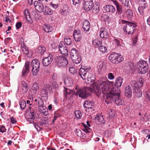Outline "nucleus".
Listing matches in <instances>:
<instances>
[{
  "instance_id": "nucleus-1",
  "label": "nucleus",
  "mask_w": 150,
  "mask_h": 150,
  "mask_svg": "<svg viewBox=\"0 0 150 150\" xmlns=\"http://www.w3.org/2000/svg\"><path fill=\"white\" fill-rule=\"evenodd\" d=\"M112 93H108L105 95L106 98L105 102L107 104H109L112 102V101H114L115 103L117 105H123L125 103L122 100L119 98L120 96V90L117 88L112 89Z\"/></svg>"
},
{
  "instance_id": "nucleus-2",
  "label": "nucleus",
  "mask_w": 150,
  "mask_h": 150,
  "mask_svg": "<svg viewBox=\"0 0 150 150\" xmlns=\"http://www.w3.org/2000/svg\"><path fill=\"white\" fill-rule=\"evenodd\" d=\"M93 89L98 97L100 96L101 93L106 95V93L111 91V88L109 87L108 83L105 81H100L97 84L94 83L93 85Z\"/></svg>"
},
{
  "instance_id": "nucleus-3",
  "label": "nucleus",
  "mask_w": 150,
  "mask_h": 150,
  "mask_svg": "<svg viewBox=\"0 0 150 150\" xmlns=\"http://www.w3.org/2000/svg\"><path fill=\"white\" fill-rule=\"evenodd\" d=\"M110 62L113 64H117L123 60V58L120 54L113 52L108 57Z\"/></svg>"
},
{
  "instance_id": "nucleus-4",
  "label": "nucleus",
  "mask_w": 150,
  "mask_h": 150,
  "mask_svg": "<svg viewBox=\"0 0 150 150\" xmlns=\"http://www.w3.org/2000/svg\"><path fill=\"white\" fill-rule=\"evenodd\" d=\"M71 57L73 61L76 64L79 63L81 60L79 52L75 48H72L70 51Z\"/></svg>"
},
{
  "instance_id": "nucleus-5",
  "label": "nucleus",
  "mask_w": 150,
  "mask_h": 150,
  "mask_svg": "<svg viewBox=\"0 0 150 150\" xmlns=\"http://www.w3.org/2000/svg\"><path fill=\"white\" fill-rule=\"evenodd\" d=\"M122 22H124L125 23H126L123 27V30L125 32H126L128 34L131 35L133 34L135 29V28L137 25L130 22L125 20H123Z\"/></svg>"
},
{
  "instance_id": "nucleus-6",
  "label": "nucleus",
  "mask_w": 150,
  "mask_h": 150,
  "mask_svg": "<svg viewBox=\"0 0 150 150\" xmlns=\"http://www.w3.org/2000/svg\"><path fill=\"white\" fill-rule=\"evenodd\" d=\"M137 67L139 73L142 74L146 73L148 71L149 68L147 63L144 61L138 62Z\"/></svg>"
},
{
  "instance_id": "nucleus-7",
  "label": "nucleus",
  "mask_w": 150,
  "mask_h": 150,
  "mask_svg": "<svg viewBox=\"0 0 150 150\" xmlns=\"http://www.w3.org/2000/svg\"><path fill=\"white\" fill-rule=\"evenodd\" d=\"M76 92L75 93L76 95H79L80 97L82 98H85L90 95V92L91 90V88H84L82 89H80L77 90L76 88Z\"/></svg>"
},
{
  "instance_id": "nucleus-8",
  "label": "nucleus",
  "mask_w": 150,
  "mask_h": 150,
  "mask_svg": "<svg viewBox=\"0 0 150 150\" xmlns=\"http://www.w3.org/2000/svg\"><path fill=\"white\" fill-rule=\"evenodd\" d=\"M91 69L90 67H84L83 68H81L80 69L79 71V75L83 80H86V79H89L90 78L89 76L88 75L89 74V71Z\"/></svg>"
},
{
  "instance_id": "nucleus-9",
  "label": "nucleus",
  "mask_w": 150,
  "mask_h": 150,
  "mask_svg": "<svg viewBox=\"0 0 150 150\" xmlns=\"http://www.w3.org/2000/svg\"><path fill=\"white\" fill-rule=\"evenodd\" d=\"M54 61L56 64L59 67L66 66L68 63L67 59L62 56H56Z\"/></svg>"
},
{
  "instance_id": "nucleus-10",
  "label": "nucleus",
  "mask_w": 150,
  "mask_h": 150,
  "mask_svg": "<svg viewBox=\"0 0 150 150\" xmlns=\"http://www.w3.org/2000/svg\"><path fill=\"white\" fill-rule=\"evenodd\" d=\"M53 57L52 55L48 54L47 57L44 56L42 60V62L43 66L46 67L50 65L52 62Z\"/></svg>"
},
{
  "instance_id": "nucleus-11",
  "label": "nucleus",
  "mask_w": 150,
  "mask_h": 150,
  "mask_svg": "<svg viewBox=\"0 0 150 150\" xmlns=\"http://www.w3.org/2000/svg\"><path fill=\"white\" fill-rule=\"evenodd\" d=\"M52 89V86L49 84H47L44 86L40 91L41 96L42 97L48 96V92L51 91Z\"/></svg>"
},
{
  "instance_id": "nucleus-12",
  "label": "nucleus",
  "mask_w": 150,
  "mask_h": 150,
  "mask_svg": "<svg viewBox=\"0 0 150 150\" xmlns=\"http://www.w3.org/2000/svg\"><path fill=\"white\" fill-rule=\"evenodd\" d=\"M29 108L30 109V111L27 115L26 117L27 121L29 123H30L33 122L35 118V113L33 109L31 110V108L30 107H29Z\"/></svg>"
},
{
  "instance_id": "nucleus-13",
  "label": "nucleus",
  "mask_w": 150,
  "mask_h": 150,
  "mask_svg": "<svg viewBox=\"0 0 150 150\" xmlns=\"http://www.w3.org/2000/svg\"><path fill=\"white\" fill-rule=\"evenodd\" d=\"M30 67H32L31 63L28 61H26L22 70V76H26L28 74Z\"/></svg>"
},
{
  "instance_id": "nucleus-14",
  "label": "nucleus",
  "mask_w": 150,
  "mask_h": 150,
  "mask_svg": "<svg viewBox=\"0 0 150 150\" xmlns=\"http://www.w3.org/2000/svg\"><path fill=\"white\" fill-rule=\"evenodd\" d=\"M84 8L86 11H88L92 9L93 6L92 0H84Z\"/></svg>"
},
{
  "instance_id": "nucleus-15",
  "label": "nucleus",
  "mask_w": 150,
  "mask_h": 150,
  "mask_svg": "<svg viewBox=\"0 0 150 150\" xmlns=\"http://www.w3.org/2000/svg\"><path fill=\"white\" fill-rule=\"evenodd\" d=\"M43 102L41 101L40 102L39 101L38 104L39 109L40 112L44 116H47L48 114L47 109L44 105H43Z\"/></svg>"
},
{
  "instance_id": "nucleus-16",
  "label": "nucleus",
  "mask_w": 150,
  "mask_h": 150,
  "mask_svg": "<svg viewBox=\"0 0 150 150\" xmlns=\"http://www.w3.org/2000/svg\"><path fill=\"white\" fill-rule=\"evenodd\" d=\"M112 2L116 8V14L121 15L124 12L122 6L120 5L119 3L116 0H114Z\"/></svg>"
},
{
  "instance_id": "nucleus-17",
  "label": "nucleus",
  "mask_w": 150,
  "mask_h": 150,
  "mask_svg": "<svg viewBox=\"0 0 150 150\" xmlns=\"http://www.w3.org/2000/svg\"><path fill=\"white\" fill-rule=\"evenodd\" d=\"M34 4L36 10L38 11L40 13L44 11L45 8L44 5L41 3L35 1L34 2Z\"/></svg>"
},
{
  "instance_id": "nucleus-18",
  "label": "nucleus",
  "mask_w": 150,
  "mask_h": 150,
  "mask_svg": "<svg viewBox=\"0 0 150 150\" xmlns=\"http://www.w3.org/2000/svg\"><path fill=\"white\" fill-rule=\"evenodd\" d=\"M122 80L123 79L121 77L117 78L115 80V87L113 86L111 88V91H109V93H112V89L114 88H117L118 89H119V87H120L121 86L122 83Z\"/></svg>"
},
{
  "instance_id": "nucleus-19",
  "label": "nucleus",
  "mask_w": 150,
  "mask_h": 150,
  "mask_svg": "<svg viewBox=\"0 0 150 150\" xmlns=\"http://www.w3.org/2000/svg\"><path fill=\"white\" fill-rule=\"evenodd\" d=\"M104 8L106 12H109L111 13H114L116 11L115 8L112 5H106L104 7Z\"/></svg>"
},
{
  "instance_id": "nucleus-20",
  "label": "nucleus",
  "mask_w": 150,
  "mask_h": 150,
  "mask_svg": "<svg viewBox=\"0 0 150 150\" xmlns=\"http://www.w3.org/2000/svg\"><path fill=\"white\" fill-rule=\"evenodd\" d=\"M73 37L76 41H79L81 39V35L79 31L75 30L74 33Z\"/></svg>"
},
{
  "instance_id": "nucleus-21",
  "label": "nucleus",
  "mask_w": 150,
  "mask_h": 150,
  "mask_svg": "<svg viewBox=\"0 0 150 150\" xmlns=\"http://www.w3.org/2000/svg\"><path fill=\"white\" fill-rule=\"evenodd\" d=\"M90 27V23L87 20H85L82 24V28L84 31L86 32L89 31Z\"/></svg>"
},
{
  "instance_id": "nucleus-22",
  "label": "nucleus",
  "mask_w": 150,
  "mask_h": 150,
  "mask_svg": "<svg viewBox=\"0 0 150 150\" xmlns=\"http://www.w3.org/2000/svg\"><path fill=\"white\" fill-rule=\"evenodd\" d=\"M125 17L128 20H131L133 18V13L132 11L130 9H127L125 11Z\"/></svg>"
},
{
  "instance_id": "nucleus-23",
  "label": "nucleus",
  "mask_w": 150,
  "mask_h": 150,
  "mask_svg": "<svg viewBox=\"0 0 150 150\" xmlns=\"http://www.w3.org/2000/svg\"><path fill=\"white\" fill-rule=\"evenodd\" d=\"M94 103L92 102L86 100L83 103V106L85 108L92 109L94 107Z\"/></svg>"
},
{
  "instance_id": "nucleus-24",
  "label": "nucleus",
  "mask_w": 150,
  "mask_h": 150,
  "mask_svg": "<svg viewBox=\"0 0 150 150\" xmlns=\"http://www.w3.org/2000/svg\"><path fill=\"white\" fill-rule=\"evenodd\" d=\"M21 88L23 94L26 93L28 90V83L24 81H22Z\"/></svg>"
},
{
  "instance_id": "nucleus-25",
  "label": "nucleus",
  "mask_w": 150,
  "mask_h": 150,
  "mask_svg": "<svg viewBox=\"0 0 150 150\" xmlns=\"http://www.w3.org/2000/svg\"><path fill=\"white\" fill-rule=\"evenodd\" d=\"M148 6H140L138 8V12L137 13L138 15H140V16H143L144 15V13L145 8Z\"/></svg>"
},
{
  "instance_id": "nucleus-26",
  "label": "nucleus",
  "mask_w": 150,
  "mask_h": 150,
  "mask_svg": "<svg viewBox=\"0 0 150 150\" xmlns=\"http://www.w3.org/2000/svg\"><path fill=\"white\" fill-rule=\"evenodd\" d=\"M24 13L28 22L32 23L33 21L30 17L29 10L28 9H25L24 11Z\"/></svg>"
},
{
  "instance_id": "nucleus-27",
  "label": "nucleus",
  "mask_w": 150,
  "mask_h": 150,
  "mask_svg": "<svg viewBox=\"0 0 150 150\" xmlns=\"http://www.w3.org/2000/svg\"><path fill=\"white\" fill-rule=\"evenodd\" d=\"M40 62L37 59H33L31 62V66L34 67L40 68Z\"/></svg>"
},
{
  "instance_id": "nucleus-28",
  "label": "nucleus",
  "mask_w": 150,
  "mask_h": 150,
  "mask_svg": "<svg viewBox=\"0 0 150 150\" xmlns=\"http://www.w3.org/2000/svg\"><path fill=\"white\" fill-rule=\"evenodd\" d=\"M65 91H64V94L66 98H67L68 95H70L71 94H75L76 93V91L75 90H74V91L72 90L64 88Z\"/></svg>"
},
{
  "instance_id": "nucleus-29",
  "label": "nucleus",
  "mask_w": 150,
  "mask_h": 150,
  "mask_svg": "<svg viewBox=\"0 0 150 150\" xmlns=\"http://www.w3.org/2000/svg\"><path fill=\"white\" fill-rule=\"evenodd\" d=\"M125 91L126 95H127L128 98L131 97L132 95V91L130 86L128 85L126 87L125 89Z\"/></svg>"
},
{
  "instance_id": "nucleus-30",
  "label": "nucleus",
  "mask_w": 150,
  "mask_h": 150,
  "mask_svg": "<svg viewBox=\"0 0 150 150\" xmlns=\"http://www.w3.org/2000/svg\"><path fill=\"white\" fill-rule=\"evenodd\" d=\"M48 120L47 117H44L41 119L40 121V123L41 125L45 127L47 126V124L48 123Z\"/></svg>"
},
{
  "instance_id": "nucleus-31",
  "label": "nucleus",
  "mask_w": 150,
  "mask_h": 150,
  "mask_svg": "<svg viewBox=\"0 0 150 150\" xmlns=\"http://www.w3.org/2000/svg\"><path fill=\"white\" fill-rule=\"evenodd\" d=\"M43 30L47 33L51 32L52 30V28L50 27L49 25L45 24L43 26Z\"/></svg>"
},
{
  "instance_id": "nucleus-32",
  "label": "nucleus",
  "mask_w": 150,
  "mask_h": 150,
  "mask_svg": "<svg viewBox=\"0 0 150 150\" xmlns=\"http://www.w3.org/2000/svg\"><path fill=\"white\" fill-rule=\"evenodd\" d=\"M60 53L64 56H67L68 54V51L67 47L59 49Z\"/></svg>"
},
{
  "instance_id": "nucleus-33",
  "label": "nucleus",
  "mask_w": 150,
  "mask_h": 150,
  "mask_svg": "<svg viewBox=\"0 0 150 150\" xmlns=\"http://www.w3.org/2000/svg\"><path fill=\"white\" fill-rule=\"evenodd\" d=\"M45 47L43 45L39 46L37 52L40 53L41 55H43L44 53L46 52Z\"/></svg>"
},
{
  "instance_id": "nucleus-34",
  "label": "nucleus",
  "mask_w": 150,
  "mask_h": 150,
  "mask_svg": "<svg viewBox=\"0 0 150 150\" xmlns=\"http://www.w3.org/2000/svg\"><path fill=\"white\" fill-rule=\"evenodd\" d=\"M93 46L96 47H98V46L102 45V42L97 39H96L92 41Z\"/></svg>"
},
{
  "instance_id": "nucleus-35",
  "label": "nucleus",
  "mask_w": 150,
  "mask_h": 150,
  "mask_svg": "<svg viewBox=\"0 0 150 150\" xmlns=\"http://www.w3.org/2000/svg\"><path fill=\"white\" fill-rule=\"evenodd\" d=\"M134 90L135 91L134 94L136 96L139 98L142 96V92L140 89L138 88L136 89H134Z\"/></svg>"
},
{
  "instance_id": "nucleus-36",
  "label": "nucleus",
  "mask_w": 150,
  "mask_h": 150,
  "mask_svg": "<svg viewBox=\"0 0 150 150\" xmlns=\"http://www.w3.org/2000/svg\"><path fill=\"white\" fill-rule=\"evenodd\" d=\"M44 14L45 15H51L53 13V11L51 9L49 8L47 6L45 7Z\"/></svg>"
},
{
  "instance_id": "nucleus-37",
  "label": "nucleus",
  "mask_w": 150,
  "mask_h": 150,
  "mask_svg": "<svg viewBox=\"0 0 150 150\" xmlns=\"http://www.w3.org/2000/svg\"><path fill=\"white\" fill-rule=\"evenodd\" d=\"M39 86L37 82H35L33 84L32 89L34 93H35L37 92V90L39 89Z\"/></svg>"
},
{
  "instance_id": "nucleus-38",
  "label": "nucleus",
  "mask_w": 150,
  "mask_h": 150,
  "mask_svg": "<svg viewBox=\"0 0 150 150\" xmlns=\"http://www.w3.org/2000/svg\"><path fill=\"white\" fill-rule=\"evenodd\" d=\"M31 67L32 68V72L33 75L35 76H36L38 73L40 68H37L35 67L33 68V66H31Z\"/></svg>"
},
{
  "instance_id": "nucleus-39",
  "label": "nucleus",
  "mask_w": 150,
  "mask_h": 150,
  "mask_svg": "<svg viewBox=\"0 0 150 150\" xmlns=\"http://www.w3.org/2000/svg\"><path fill=\"white\" fill-rule=\"evenodd\" d=\"M19 103L21 109L22 110L24 109L26 107L25 101L24 100H21L20 101Z\"/></svg>"
},
{
  "instance_id": "nucleus-40",
  "label": "nucleus",
  "mask_w": 150,
  "mask_h": 150,
  "mask_svg": "<svg viewBox=\"0 0 150 150\" xmlns=\"http://www.w3.org/2000/svg\"><path fill=\"white\" fill-rule=\"evenodd\" d=\"M100 36L101 38L106 39L108 37V33L107 31H104L103 33H100Z\"/></svg>"
},
{
  "instance_id": "nucleus-41",
  "label": "nucleus",
  "mask_w": 150,
  "mask_h": 150,
  "mask_svg": "<svg viewBox=\"0 0 150 150\" xmlns=\"http://www.w3.org/2000/svg\"><path fill=\"white\" fill-rule=\"evenodd\" d=\"M64 42L66 45L68 46L71 45L72 43V40L70 38H65Z\"/></svg>"
},
{
  "instance_id": "nucleus-42",
  "label": "nucleus",
  "mask_w": 150,
  "mask_h": 150,
  "mask_svg": "<svg viewBox=\"0 0 150 150\" xmlns=\"http://www.w3.org/2000/svg\"><path fill=\"white\" fill-rule=\"evenodd\" d=\"M95 118L96 120H98V121L100 123L103 124L104 123V119L103 116L98 115L95 117Z\"/></svg>"
},
{
  "instance_id": "nucleus-43",
  "label": "nucleus",
  "mask_w": 150,
  "mask_h": 150,
  "mask_svg": "<svg viewBox=\"0 0 150 150\" xmlns=\"http://www.w3.org/2000/svg\"><path fill=\"white\" fill-rule=\"evenodd\" d=\"M131 84L132 86L134 87V89L139 88L138 83H137V81L135 80L132 81L131 82Z\"/></svg>"
},
{
  "instance_id": "nucleus-44",
  "label": "nucleus",
  "mask_w": 150,
  "mask_h": 150,
  "mask_svg": "<svg viewBox=\"0 0 150 150\" xmlns=\"http://www.w3.org/2000/svg\"><path fill=\"white\" fill-rule=\"evenodd\" d=\"M120 1L122 3V5H124L125 6L128 7L129 1V0H120Z\"/></svg>"
},
{
  "instance_id": "nucleus-45",
  "label": "nucleus",
  "mask_w": 150,
  "mask_h": 150,
  "mask_svg": "<svg viewBox=\"0 0 150 150\" xmlns=\"http://www.w3.org/2000/svg\"><path fill=\"white\" fill-rule=\"evenodd\" d=\"M98 50L103 53L106 52L107 50L105 47L101 45L99 46L98 48Z\"/></svg>"
},
{
  "instance_id": "nucleus-46",
  "label": "nucleus",
  "mask_w": 150,
  "mask_h": 150,
  "mask_svg": "<svg viewBox=\"0 0 150 150\" xmlns=\"http://www.w3.org/2000/svg\"><path fill=\"white\" fill-rule=\"evenodd\" d=\"M138 3L140 6H148L146 0H139Z\"/></svg>"
},
{
  "instance_id": "nucleus-47",
  "label": "nucleus",
  "mask_w": 150,
  "mask_h": 150,
  "mask_svg": "<svg viewBox=\"0 0 150 150\" xmlns=\"http://www.w3.org/2000/svg\"><path fill=\"white\" fill-rule=\"evenodd\" d=\"M144 82V80L142 78L139 79V82L138 83L139 88H140L143 86Z\"/></svg>"
},
{
  "instance_id": "nucleus-48",
  "label": "nucleus",
  "mask_w": 150,
  "mask_h": 150,
  "mask_svg": "<svg viewBox=\"0 0 150 150\" xmlns=\"http://www.w3.org/2000/svg\"><path fill=\"white\" fill-rule=\"evenodd\" d=\"M75 115L77 119H80L81 117V112L79 110H76L75 111Z\"/></svg>"
},
{
  "instance_id": "nucleus-49",
  "label": "nucleus",
  "mask_w": 150,
  "mask_h": 150,
  "mask_svg": "<svg viewBox=\"0 0 150 150\" xmlns=\"http://www.w3.org/2000/svg\"><path fill=\"white\" fill-rule=\"evenodd\" d=\"M113 43L115 44V47H117L119 46L120 45L119 41L116 39H113Z\"/></svg>"
},
{
  "instance_id": "nucleus-50",
  "label": "nucleus",
  "mask_w": 150,
  "mask_h": 150,
  "mask_svg": "<svg viewBox=\"0 0 150 150\" xmlns=\"http://www.w3.org/2000/svg\"><path fill=\"white\" fill-rule=\"evenodd\" d=\"M61 115L60 114L57 112H55L54 119L52 120V122L53 123H54V121L57 120V118L59 117Z\"/></svg>"
},
{
  "instance_id": "nucleus-51",
  "label": "nucleus",
  "mask_w": 150,
  "mask_h": 150,
  "mask_svg": "<svg viewBox=\"0 0 150 150\" xmlns=\"http://www.w3.org/2000/svg\"><path fill=\"white\" fill-rule=\"evenodd\" d=\"M69 70L70 73L72 74H74L77 72V70L75 68L72 67H70L69 68Z\"/></svg>"
},
{
  "instance_id": "nucleus-52",
  "label": "nucleus",
  "mask_w": 150,
  "mask_h": 150,
  "mask_svg": "<svg viewBox=\"0 0 150 150\" xmlns=\"http://www.w3.org/2000/svg\"><path fill=\"white\" fill-rule=\"evenodd\" d=\"M72 1L73 4L74 6L77 5V6L80 4L81 1V0H72Z\"/></svg>"
},
{
  "instance_id": "nucleus-53",
  "label": "nucleus",
  "mask_w": 150,
  "mask_h": 150,
  "mask_svg": "<svg viewBox=\"0 0 150 150\" xmlns=\"http://www.w3.org/2000/svg\"><path fill=\"white\" fill-rule=\"evenodd\" d=\"M109 114L110 116L113 117L115 114V110H110L109 111Z\"/></svg>"
},
{
  "instance_id": "nucleus-54",
  "label": "nucleus",
  "mask_w": 150,
  "mask_h": 150,
  "mask_svg": "<svg viewBox=\"0 0 150 150\" xmlns=\"http://www.w3.org/2000/svg\"><path fill=\"white\" fill-rule=\"evenodd\" d=\"M67 47L64 42H60L59 45V49Z\"/></svg>"
},
{
  "instance_id": "nucleus-55",
  "label": "nucleus",
  "mask_w": 150,
  "mask_h": 150,
  "mask_svg": "<svg viewBox=\"0 0 150 150\" xmlns=\"http://www.w3.org/2000/svg\"><path fill=\"white\" fill-rule=\"evenodd\" d=\"M83 125L84 127L85 128L84 130L86 133L90 132V130H91L90 128L87 126L86 124H83Z\"/></svg>"
},
{
  "instance_id": "nucleus-56",
  "label": "nucleus",
  "mask_w": 150,
  "mask_h": 150,
  "mask_svg": "<svg viewBox=\"0 0 150 150\" xmlns=\"http://www.w3.org/2000/svg\"><path fill=\"white\" fill-rule=\"evenodd\" d=\"M6 131V129L4 126L3 125L0 126V132H4Z\"/></svg>"
},
{
  "instance_id": "nucleus-57",
  "label": "nucleus",
  "mask_w": 150,
  "mask_h": 150,
  "mask_svg": "<svg viewBox=\"0 0 150 150\" xmlns=\"http://www.w3.org/2000/svg\"><path fill=\"white\" fill-rule=\"evenodd\" d=\"M60 12L62 15H64L65 13H66L68 12V10L66 9H65L64 8H63V9H62L60 10Z\"/></svg>"
},
{
  "instance_id": "nucleus-58",
  "label": "nucleus",
  "mask_w": 150,
  "mask_h": 150,
  "mask_svg": "<svg viewBox=\"0 0 150 150\" xmlns=\"http://www.w3.org/2000/svg\"><path fill=\"white\" fill-rule=\"evenodd\" d=\"M11 121L12 124H15L17 122V121L16 119L13 117H10Z\"/></svg>"
},
{
  "instance_id": "nucleus-59",
  "label": "nucleus",
  "mask_w": 150,
  "mask_h": 150,
  "mask_svg": "<svg viewBox=\"0 0 150 150\" xmlns=\"http://www.w3.org/2000/svg\"><path fill=\"white\" fill-rule=\"evenodd\" d=\"M108 77L110 80H112L114 78V76L112 73H109L108 74Z\"/></svg>"
},
{
  "instance_id": "nucleus-60",
  "label": "nucleus",
  "mask_w": 150,
  "mask_h": 150,
  "mask_svg": "<svg viewBox=\"0 0 150 150\" xmlns=\"http://www.w3.org/2000/svg\"><path fill=\"white\" fill-rule=\"evenodd\" d=\"M22 23L20 22H18L16 24V26L17 29H19L22 26Z\"/></svg>"
},
{
  "instance_id": "nucleus-61",
  "label": "nucleus",
  "mask_w": 150,
  "mask_h": 150,
  "mask_svg": "<svg viewBox=\"0 0 150 150\" xmlns=\"http://www.w3.org/2000/svg\"><path fill=\"white\" fill-rule=\"evenodd\" d=\"M40 17V14L37 13H35L34 15L33 18L35 19H38Z\"/></svg>"
},
{
  "instance_id": "nucleus-62",
  "label": "nucleus",
  "mask_w": 150,
  "mask_h": 150,
  "mask_svg": "<svg viewBox=\"0 0 150 150\" xmlns=\"http://www.w3.org/2000/svg\"><path fill=\"white\" fill-rule=\"evenodd\" d=\"M93 12H95V13H98L99 11V7L98 6H96V7H95L94 8H93Z\"/></svg>"
},
{
  "instance_id": "nucleus-63",
  "label": "nucleus",
  "mask_w": 150,
  "mask_h": 150,
  "mask_svg": "<svg viewBox=\"0 0 150 150\" xmlns=\"http://www.w3.org/2000/svg\"><path fill=\"white\" fill-rule=\"evenodd\" d=\"M130 68L131 70H133L134 69V67H135L134 65H133V64L132 62H130L129 63V65L128 66Z\"/></svg>"
},
{
  "instance_id": "nucleus-64",
  "label": "nucleus",
  "mask_w": 150,
  "mask_h": 150,
  "mask_svg": "<svg viewBox=\"0 0 150 150\" xmlns=\"http://www.w3.org/2000/svg\"><path fill=\"white\" fill-rule=\"evenodd\" d=\"M77 135L78 136H79L80 137L81 136V135L82 134V132L79 129H78L77 130V132L76 133Z\"/></svg>"
}]
</instances>
